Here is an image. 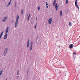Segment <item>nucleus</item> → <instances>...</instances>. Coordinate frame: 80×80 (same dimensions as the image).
<instances>
[{
	"instance_id": "obj_1",
	"label": "nucleus",
	"mask_w": 80,
	"mask_h": 80,
	"mask_svg": "<svg viewBox=\"0 0 80 80\" xmlns=\"http://www.w3.org/2000/svg\"><path fill=\"white\" fill-rule=\"evenodd\" d=\"M53 6H55L56 10H58V4L57 3V1L56 0H55L53 2Z\"/></svg>"
},
{
	"instance_id": "obj_2",
	"label": "nucleus",
	"mask_w": 80,
	"mask_h": 80,
	"mask_svg": "<svg viewBox=\"0 0 80 80\" xmlns=\"http://www.w3.org/2000/svg\"><path fill=\"white\" fill-rule=\"evenodd\" d=\"M8 52V48H5L4 52L3 55L4 56H6V55H7V54Z\"/></svg>"
},
{
	"instance_id": "obj_3",
	"label": "nucleus",
	"mask_w": 80,
	"mask_h": 80,
	"mask_svg": "<svg viewBox=\"0 0 80 80\" xmlns=\"http://www.w3.org/2000/svg\"><path fill=\"white\" fill-rule=\"evenodd\" d=\"M19 20V16H18V15H17L16 17L15 23L18 24Z\"/></svg>"
},
{
	"instance_id": "obj_4",
	"label": "nucleus",
	"mask_w": 80,
	"mask_h": 80,
	"mask_svg": "<svg viewBox=\"0 0 80 80\" xmlns=\"http://www.w3.org/2000/svg\"><path fill=\"white\" fill-rule=\"evenodd\" d=\"M8 18V16H5L4 18H3L2 20V22H5L7 20V19Z\"/></svg>"
},
{
	"instance_id": "obj_5",
	"label": "nucleus",
	"mask_w": 80,
	"mask_h": 80,
	"mask_svg": "<svg viewBox=\"0 0 80 80\" xmlns=\"http://www.w3.org/2000/svg\"><path fill=\"white\" fill-rule=\"evenodd\" d=\"M52 22V18H50L48 21V22L49 25H51Z\"/></svg>"
},
{
	"instance_id": "obj_6",
	"label": "nucleus",
	"mask_w": 80,
	"mask_h": 80,
	"mask_svg": "<svg viewBox=\"0 0 80 80\" xmlns=\"http://www.w3.org/2000/svg\"><path fill=\"white\" fill-rule=\"evenodd\" d=\"M8 31H9V27H7L5 30V34H7L8 32Z\"/></svg>"
},
{
	"instance_id": "obj_7",
	"label": "nucleus",
	"mask_w": 80,
	"mask_h": 80,
	"mask_svg": "<svg viewBox=\"0 0 80 80\" xmlns=\"http://www.w3.org/2000/svg\"><path fill=\"white\" fill-rule=\"evenodd\" d=\"M7 37H8V34H6L3 37L4 40H6L7 38Z\"/></svg>"
},
{
	"instance_id": "obj_8",
	"label": "nucleus",
	"mask_w": 80,
	"mask_h": 80,
	"mask_svg": "<svg viewBox=\"0 0 80 80\" xmlns=\"http://www.w3.org/2000/svg\"><path fill=\"white\" fill-rule=\"evenodd\" d=\"M77 0H76L75 2V5L76 6V7H78V8L79 10V7H78V5L77 4Z\"/></svg>"
},
{
	"instance_id": "obj_9",
	"label": "nucleus",
	"mask_w": 80,
	"mask_h": 80,
	"mask_svg": "<svg viewBox=\"0 0 80 80\" xmlns=\"http://www.w3.org/2000/svg\"><path fill=\"white\" fill-rule=\"evenodd\" d=\"M28 48H29V47H30V40H28L27 42V46Z\"/></svg>"
},
{
	"instance_id": "obj_10",
	"label": "nucleus",
	"mask_w": 80,
	"mask_h": 80,
	"mask_svg": "<svg viewBox=\"0 0 80 80\" xmlns=\"http://www.w3.org/2000/svg\"><path fill=\"white\" fill-rule=\"evenodd\" d=\"M69 48L70 49L72 48L73 47V44H70L69 45Z\"/></svg>"
},
{
	"instance_id": "obj_11",
	"label": "nucleus",
	"mask_w": 80,
	"mask_h": 80,
	"mask_svg": "<svg viewBox=\"0 0 80 80\" xmlns=\"http://www.w3.org/2000/svg\"><path fill=\"white\" fill-rule=\"evenodd\" d=\"M3 70H1L0 71V77H1L2 75V73H3Z\"/></svg>"
},
{
	"instance_id": "obj_12",
	"label": "nucleus",
	"mask_w": 80,
	"mask_h": 80,
	"mask_svg": "<svg viewBox=\"0 0 80 80\" xmlns=\"http://www.w3.org/2000/svg\"><path fill=\"white\" fill-rule=\"evenodd\" d=\"M62 11H61L59 12V16L60 17H62Z\"/></svg>"
},
{
	"instance_id": "obj_13",
	"label": "nucleus",
	"mask_w": 80,
	"mask_h": 80,
	"mask_svg": "<svg viewBox=\"0 0 80 80\" xmlns=\"http://www.w3.org/2000/svg\"><path fill=\"white\" fill-rule=\"evenodd\" d=\"M3 31H2V32L1 33L0 35V39H1V38H2V36H3Z\"/></svg>"
},
{
	"instance_id": "obj_14",
	"label": "nucleus",
	"mask_w": 80,
	"mask_h": 80,
	"mask_svg": "<svg viewBox=\"0 0 80 80\" xmlns=\"http://www.w3.org/2000/svg\"><path fill=\"white\" fill-rule=\"evenodd\" d=\"M11 4V2H9L6 5L7 7H9V6H10V5Z\"/></svg>"
},
{
	"instance_id": "obj_15",
	"label": "nucleus",
	"mask_w": 80,
	"mask_h": 80,
	"mask_svg": "<svg viewBox=\"0 0 80 80\" xmlns=\"http://www.w3.org/2000/svg\"><path fill=\"white\" fill-rule=\"evenodd\" d=\"M32 45H33V42H31V47H30L31 51H32Z\"/></svg>"
},
{
	"instance_id": "obj_16",
	"label": "nucleus",
	"mask_w": 80,
	"mask_h": 80,
	"mask_svg": "<svg viewBox=\"0 0 80 80\" xmlns=\"http://www.w3.org/2000/svg\"><path fill=\"white\" fill-rule=\"evenodd\" d=\"M18 24L15 23V28H17V27H18Z\"/></svg>"
},
{
	"instance_id": "obj_17",
	"label": "nucleus",
	"mask_w": 80,
	"mask_h": 80,
	"mask_svg": "<svg viewBox=\"0 0 80 80\" xmlns=\"http://www.w3.org/2000/svg\"><path fill=\"white\" fill-rule=\"evenodd\" d=\"M20 73L19 70H18L17 72V75H18Z\"/></svg>"
},
{
	"instance_id": "obj_18",
	"label": "nucleus",
	"mask_w": 80,
	"mask_h": 80,
	"mask_svg": "<svg viewBox=\"0 0 80 80\" xmlns=\"http://www.w3.org/2000/svg\"><path fill=\"white\" fill-rule=\"evenodd\" d=\"M30 13L29 14V15L28 18V21H29V19H30Z\"/></svg>"
},
{
	"instance_id": "obj_19",
	"label": "nucleus",
	"mask_w": 80,
	"mask_h": 80,
	"mask_svg": "<svg viewBox=\"0 0 80 80\" xmlns=\"http://www.w3.org/2000/svg\"><path fill=\"white\" fill-rule=\"evenodd\" d=\"M69 25L70 27H71L72 25V22H70L69 24Z\"/></svg>"
},
{
	"instance_id": "obj_20",
	"label": "nucleus",
	"mask_w": 80,
	"mask_h": 80,
	"mask_svg": "<svg viewBox=\"0 0 80 80\" xmlns=\"http://www.w3.org/2000/svg\"><path fill=\"white\" fill-rule=\"evenodd\" d=\"M21 12V14H22V15H23V9H22Z\"/></svg>"
},
{
	"instance_id": "obj_21",
	"label": "nucleus",
	"mask_w": 80,
	"mask_h": 80,
	"mask_svg": "<svg viewBox=\"0 0 80 80\" xmlns=\"http://www.w3.org/2000/svg\"><path fill=\"white\" fill-rule=\"evenodd\" d=\"M19 78V76H18V75H17L16 76V78H17V79H18Z\"/></svg>"
},
{
	"instance_id": "obj_22",
	"label": "nucleus",
	"mask_w": 80,
	"mask_h": 80,
	"mask_svg": "<svg viewBox=\"0 0 80 80\" xmlns=\"http://www.w3.org/2000/svg\"><path fill=\"white\" fill-rule=\"evenodd\" d=\"M40 6H38V10H40Z\"/></svg>"
},
{
	"instance_id": "obj_23",
	"label": "nucleus",
	"mask_w": 80,
	"mask_h": 80,
	"mask_svg": "<svg viewBox=\"0 0 80 80\" xmlns=\"http://www.w3.org/2000/svg\"><path fill=\"white\" fill-rule=\"evenodd\" d=\"M66 4H68V0H66Z\"/></svg>"
},
{
	"instance_id": "obj_24",
	"label": "nucleus",
	"mask_w": 80,
	"mask_h": 80,
	"mask_svg": "<svg viewBox=\"0 0 80 80\" xmlns=\"http://www.w3.org/2000/svg\"><path fill=\"white\" fill-rule=\"evenodd\" d=\"M46 6H48V3H47V2H46Z\"/></svg>"
},
{
	"instance_id": "obj_25",
	"label": "nucleus",
	"mask_w": 80,
	"mask_h": 80,
	"mask_svg": "<svg viewBox=\"0 0 80 80\" xmlns=\"http://www.w3.org/2000/svg\"><path fill=\"white\" fill-rule=\"evenodd\" d=\"M76 53V52H73V55H75Z\"/></svg>"
},
{
	"instance_id": "obj_26",
	"label": "nucleus",
	"mask_w": 80,
	"mask_h": 80,
	"mask_svg": "<svg viewBox=\"0 0 80 80\" xmlns=\"http://www.w3.org/2000/svg\"><path fill=\"white\" fill-rule=\"evenodd\" d=\"M34 28H37V24L35 25Z\"/></svg>"
},
{
	"instance_id": "obj_27",
	"label": "nucleus",
	"mask_w": 80,
	"mask_h": 80,
	"mask_svg": "<svg viewBox=\"0 0 80 80\" xmlns=\"http://www.w3.org/2000/svg\"><path fill=\"white\" fill-rule=\"evenodd\" d=\"M36 20H37V17H36Z\"/></svg>"
},
{
	"instance_id": "obj_28",
	"label": "nucleus",
	"mask_w": 80,
	"mask_h": 80,
	"mask_svg": "<svg viewBox=\"0 0 80 80\" xmlns=\"http://www.w3.org/2000/svg\"><path fill=\"white\" fill-rule=\"evenodd\" d=\"M46 8H48V6H46Z\"/></svg>"
},
{
	"instance_id": "obj_29",
	"label": "nucleus",
	"mask_w": 80,
	"mask_h": 80,
	"mask_svg": "<svg viewBox=\"0 0 80 80\" xmlns=\"http://www.w3.org/2000/svg\"><path fill=\"white\" fill-rule=\"evenodd\" d=\"M12 0H10V1L9 2H10V3H11V2H12Z\"/></svg>"
},
{
	"instance_id": "obj_30",
	"label": "nucleus",
	"mask_w": 80,
	"mask_h": 80,
	"mask_svg": "<svg viewBox=\"0 0 80 80\" xmlns=\"http://www.w3.org/2000/svg\"><path fill=\"white\" fill-rule=\"evenodd\" d=\"M4 80H8L6 78V79H4Z\"/></svg>"
},
{
	"instance_id": "obj_31",
	"label": "nucleus",
	"mask_w": 80,
	"mask_h": 80,
	"mask_svg": "<svg viewBox=\"0 0 80 80\" xmlns=\"http://www.w3.org/2000/svg\"><path fill=\"white\" fill-rule=\"evenodd\" d=\"M31 24H33V22H32Z\"/></svg>"
},
{
	"instance_id": "obj_32",
	"label": "nucleus",
	"mask_w": 80,
	"mask_h": 80,
	"mask_svg": "<svg viewBox=\"0 0 80 80\" xmlns=\"http://www.w3.org/2000/svg\"><path fill=\"white\" fill-rule=\"evenodd\" d=\"M1 63V62H0V65Z\"/></svg>"
},
{
	"instance_id": "obj_33",
	"label": "nucleus",
	"mask_w": 80,
	"mask_h": 80,
	"mask_svg": "<svg viewBox=\"0 0 80 80\" xmlns=\"http://www.w3.org/2000/svg\"><path fill=\"white\" fill-rule=\"evenodd\" d=\"M4 0V1H5V0Z\"/></svg>"
}]
</instances>
